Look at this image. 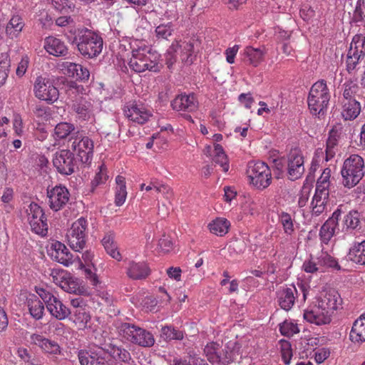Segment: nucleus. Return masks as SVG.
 I'll list each match as a JSON object with an SVG mask.
<instances>
[{"instance_id": "11", "label": "nucleus", "mask_w": 365, "mask_h": 365, "mask_svg": "<svg viewBox=\"0 0 365 365\" xmlns=\"http://www.w3.org/2000/svg\"><path fill=\"white\" fill-rule=\"evenodd\" d=\"M35 96L48 103L56 101L59 96L58 90L51 82L42 76H38L34 83Z\"/></svg>"}, {"instance_id": "19", "label": "nucleus", "mask_w": 365, "mask_h": 365, "mask_svg": "<svg viewBox=\"0 0 365 365\" xmlns=\"http://www.w3.org/2000/svg\"><path fill=\"white\" fill-rule=\"evenodd\" d=\"M31 339L32 343L41 347L46 353L57 354L61 352L60 346L57 342L45 338L42 335L34 334L31 336Z\"/></svg>"}, {"instance_id": "54", "label": "nucleus", "mask_w": 365, "mask_h": 365, "mask_svg": "<svg viewBox=\"0 0 365 365\" xmlns=\"http://www.w3.org/2000/svg\"><path fill=\"white\" fill-rule=\"evenodd\" d=\"M108 178V176L106 173V168H104L103 165H101L100 167V171L96 173L94 179L91 182L92 185L97 186L100 184L104 183L107 180Z\"/></svg>"}, {"instance_id": "52", "label": "nucleus", "mask_w": 365, "mask_h": 365, "mask_svg": "<svg viewBox=\"0 0 365 365\" xmlns=\"http://www.w3.org/2000/svg\"><path fill=\"white\" fill-rule=\"evenodd\" d=\"M173 29L170 24H160L155 29L156 36L158 38L168 39L171 36Z\"/></svg>"}, {"instance_id": "6", "label": "nucleus", "mask_w": 365, "mask_h": 365, "mask_svg": "<svg viewBox=\"0 0 365 365\" xmlns=\"http://www.w3.org/2000/svg\"><path fill=\"white\" fill-rule=\"evenodd\" d=\"M123 337L143 347H151L155 344L153 335L148 331L130 323H123L120 327Z\"/></svg>"}, {"instance_id": "5", "label": "nucleus", "mask_w": 365, "mask_h": 365, "mask_svg": "<svg viewBox=\"0 0 365 365\" xmlns=\"http://www.w3.org/2000/svg\"><path fill=\"white\" fill-rule=\"evenodd\" d=\"M364 160L358 155H351L344 162L341 174L345 187H352L357 185L364 175Z\"/></svg>"}, {"instance_id": "33", "label": "nucleus", "mask_w": 365, "mask_h": 365, "mask_svg": "<svg viewBox=\"0 0 365 365\" xmlns=\"http://www.w3.org/2000/svg\"><path fill=\"white\" fill-rule=\"evenodd\" d=\"M48 311L53 317L58 320H63L71 314V310L64 305L58 298L52 305H49Z\"/></svg>"}, {"instance_id": "22", "label": "nucleus", "mask_w": 365, "mask_h": 365, "mask_svg": "<svg viewBox=\"0 0 365 365\" xmlns=\"http://www.w3.org/2000/svg\"><path fill=\"white\" fill-rule=\"evenodd\" d=\"M304 319L308 322L318 326L327 324L331 322V316L326 313L325 311L319 309L318 306L315 310H305Z\"/></svg>"}, {"instance_id": "51", "label": "nucleus", "mask_w": 365, "mask_h": 365, "mask_svg": "<svg viewBox=\"0 0 365 365\" xmlns=\"http://www.w3.org/2000/svg\"><path fill=\"white\" fill-rule=\"evenodd\" d=\"M329 198V190L327 185H317L315 194L313 197L314 200L323 201L327 202Z\"/></svg>"}, {"instance_id": "57", "label": "nucleus", "mask_w": 365, "mask_h": 365, "mask_svg": "<svg viewBox=\"0 0 365 365\" xmlns=\"http://www.w3.org/2000/svg\"><path fill=\"white\" fill-rule=\"evenodd\" d=\"M344 86L345 88L343 92V96L347 102L351 101L353 99H356L354 97V93H356L357 86L356 85L351 84H345Z\"/></svg>"}, {"instance_id": "47", "label": "nucleus", "mask_w": 365, "mask_h": 365, "mask_svg": "<svg viewBox=\"0 0 365 365\" xmlns=\"http://www.w3.org/2000/svg\"><path fill=\"white\" fill-rule=\"evenodd\" d=\"M61 287L68 293L76 294L80 292L78 283L72 277H68L61 282Z\"/></svg>"}, {"instance_id": "31", "label": "nucleus", "mask_w": 365, "mask_h": 365, "mask_svg": "<svg viewBox=\"0 0 365 365\" xmlns=\"http://www.w3.org/2000/svg\"><path fill=\"white\" fill-rule=\"evenodd\" d=\"M360 214L356 210H351L346 214L341 224V231H352L360 229Z\"/></svg>"}, {"instance_id": "32", "label": "nucleus", "mask_w": 365, "mask_h": 365, "mask_svg": "<svg viewBox=\"0 0 365 365\" xmlns=\"http://www.w3.org/2000/svg\"><path fill=\"white\" fill-rule=\"evenodd\" d=\"M179 52L182 62L187 65H191L196 58L194 44L192 42H182L180 43Z\"/></svg>"}, {"instance_id": "9", "label": "nucleus", "mask_w": 365, "mask_h": 365, "mask_svg": "<svg viewBox=\"0 0 365 365\" xmlns=\"http://www.w3.org/2000/svg\"><path fill=\"white\" fill-rule=\"evenodd\" d=\"M87 221L81 217L74 222L67 232V238L70 247L75 251L79 252L86 245V230Z\"/></svg>"}, {"instance_id": "8", "label": "nucleus", "mask_w": 365, "mask_h": 365, "mask_svg": "<svg viewBox=\"0 0 365 365\" xmlns=\"http://www.w3.org/2000/svg\"><path fill=\"white\" fill-rule=\"evenodd\" d=\"M53 165L62 175H71L78 168L74 153L67 149L57 151L53 158Z\"/></svg>"}, {"instance_id": "50", "label": "nucleus", "mask_w": 365, "mask_h": 365, "mask_svg": "<svg viewBox=\"0 0 365 365\" xmlns=\"http://www.w3.org/2000/svg\"><path fill=\"white\" fill-rule=\"evenodd\" d=\"M281 334L286 336H292L294 334L299 332V329L296 324L284 322L279 327Z\"/></svg>"}, {"instance_id": "62", "label": "nucleus", "mask_w": 365, "mask_h": 365, "mask_svg": "<svg viewBox=\"0 0 365 365\" xmlns=\"http://www.w3.org/2000/svg\"><path fill=\"white\" fill-rule=\"evenodd\" d=\"M238 100L240 102L245 103V106L247 108H250L254 102V98L251 96L250 93L240 94L238 97Z\"/></svg>"}, {"instance_id": "39", "label": "nucleus", "mask_w": 365, "mask_h": 365, "mask_svg": "<svg viewBox=\"0 0 365 365\" xmlns=\"http://www.w3.org/2000/svg\"><path fill=\"white\" fill-rule=\"evenodd\" d=\"M244 55L247 58L246 61L256 67L262 61L264 52L260 48L247 46L245 49Z\"/></svg>"}, {"instance_id": "25", "label": "nucleus", "mask_w": 365, "mask_h": 365, "mask_svg": "<svg viewBox=\"0 0 365 365\" xmlns=\"http://www.w3.org/2000/svg\"><path fill=\"white\" fill-rule=\"evenodd\" d=\"M349 338L353 342L365 341V314L354 322Z\"/></svg>"}, {"instance_id": "59", "label": "nucleus", "mask_w": 365, "mask_h": 365, "mask_svg": "<svg viewBox=\"0 0 365 365\" xmlns=\"http://www.w3.org/2000/svg\"><path fill=\"white\" fill-rule=\"evenodd\" d=\"M299 14L301 17L305 20L308 21L312 17L314 16L315 11L311 7V6L308 4H304L302 6L299 11Z\"/></svg>"}, {"instance_id": "29", "label": "nucleus", "mask_w": 365, "mask_h": 365, "mask_svg": "<svg viewBox=\"0 0 365 365\" xmlns=\"http://www.w3.org/2000/svg\"><path fill=\"white\" fill-rule=\"evenodd\" d=\"M346 258L348 261L365 264V240L351 247Z\"/></svg>"}, {"instance_id": "42", "label": "nucleus", "mask_w": 365, "mask_h": 365, "mask_svg": "<svg viewBox=\"0 0 365 365\" xmlns=\"http://www.w3.org/2000/svg\"><path fill=\"white\" fill-rule=\"evenodd\" d=\"M279 220L283 227L284 233L287 235H292L294 232V227L291 215L283 211L279 214Z\"/></svg>"}, {"instance_id": "13", "label": "nucleus", "mask_w": 365, "mask_h": 365, "mask_svg": "<svg viewBox=\"0 0 365 365\" xmlns=\"http://www.w3.org/2000/svg\"><path fill=\"white\" fill-rule=\"evenodd\" d=\"M304 160L300 151L297 148L291 150L288 155L287 173L289 179L295 180L304 173Z\"/></svg>"}, {"instance_id": "63", "label": "nucleus", "mask_w": 365, "mask_h": 365, "mask_svg": "<svg viewBox=\"0 0 365 365\" xmlns=\"http://www.w3.org/2000/svg\"><path fill=\"white\" fill-rule=\"evenodd\" d=\"M331 170L329 168H325L317 182V185H327L329 186V180L330 178Z\"/></svg>"}, {"instance_id": "24", "label": "nucleus", "mask_w": 365, "mask_h": 365, "mask_svg": "<svg viewBox=\"0 0 365 365\" xmlns=\"http://www.w3.org/2000/svg\"><path fill=\"white\" fill-rule=\"evenodd\" d=\"M294 292L297 289L294 286L283 289L278 293V302L282 309L289 311L294 304Z\"/></svg>"}, {"instance_id": "60", "label": "nucleus", "mask_w": 365, "mask_h": 365, "mask_svg": "<svg viewBox=\"0 0 365 365\" xmlns=\"http://www.w3.org/2000/svg\"><path fill=\"white\" fill-rule=\"evenodd\" d=\"M127 196L126 189L117 188L115 197V203L117 206H121L125 201Z\"/></svg>"}, {"instance_id": "20", "label": "nucleus", "mask_w": 365, "mask_h": 365, "mask_svg": "<svg viewBox=\"0 0 365 365\" xmlns=\"http://www.w3.org/2000/svg\"><path fill=\"white\" fill-rule=\"evenodd\" d=\"M174 110L192 112L195 110L197 106L194 95L178 96L171 103Z\"/></svg>"}, {"instance_id": "30", "label": "nucleus", "mask_w": 365, "mask_h": 365, "mask_svg": "<svg viewBox=\"0 0 365 365\" xmlns=\"http://www.w3.org/2000/svg\"><path fill=\"white\" fill-rule=\"evenodd\" d=\"M102 245L104 247L106 252L113 259L120 261L122 259L121 255L118 250L116 243L114 241L113 233H107L103 238Z\"/></svg>"}, {"instance_id": "27", "label": "nucleus", "mask_w": 365, "mask_h": 365, "mask_svg": "<svg viewBox=\"0 0 365 365\" xmlns=\"http://www.w3.org/2000/svg\"><path fill=\"white\" fill-rule=\"evenodd\" d=\"M26 304L29 307L30 314L36 319H40L43 317L44 306L43 302L35 294H29L26 297Z\"/></svg>"}, {"instance_id": "15", "label": "nucleus", "mask_w": 365, "mask_h": 365, "mask_svg": "<svg viewBox=\"0 0 365 365\" xmlns=\"http://www.w3.org/2000/svg\"><path fill=\"white\" fill-rule=\"evenodd\" d=\"M319 309L325 311L329 315L336 310L339 305H341L342 299L338 292L334 289L327 291L318 300Z\"/></svg>"}, {"instance_id": "64", "label": "nucleus", "mask_w": 365, "mask_h": 365, "mask_svg": "<svg viewBox=\"0 0 365 365\" xmlns=\"http://www.w3.org/2000/svg\"><path fill=\"white\" fill-rule=\"evenodd\" d=\"M28 64V58L26 56L25 58H22L16 68V75L19 76H22L26 73Z\"/></svg>"}, {"instance_id": "49", "label": "nucleus", "mask_w": 365, "mask_h": 365, "mask_svg": "<svg viewBox=\"0 0 365 365\" xmlns=\"http://www.w3.org/2000/svg\"><path fill=\"white\" fill-rule=\"evenodd\" d=\"M353 21L365 22V0H358L354 11Z\"/></svg>"}, {"instance_id": "45", "label": "nucleus", "mask_w": 365, "mask_h": 365, "mask_svg": "<svg viewBox=\"0 0 365 365\" xmlns=\"http://www.w3.org/2000/svg\"><path fill=\"white\" fill-rule=\"evenodd\" d=\"M75 127L73 124L68 123H60L55 128V134L60 139L66 138L71 132L73 131Z\"/></svg>"}, {"instance_id": "23", "label": "nucleus", "mask_w": 365, "mask_h": 365, "mask_svg": "<svg viewBox=\"0 0 365 365\" xmlns=\"http://www.w3.org/2000/svg\"><path fill=\"white\" fill-rule=\"evenodd\" d=\"M70 319L73 322L78 329H84L88 327L91 316L85 307L72 309Z\"/></svg>"}, {"instance_id": "17", "label": "nucleus", "mask_w": 365, "mask_h": 365, "mask_svg": "<svg viewBox=\"0 0 365 365\" xmlns=\"http://www.w3.org/2000/svg\"><path fill=\"white\" fill-rule=\"evenodd\" d=\"M53 252L51 257L55 260L65 266L73 263V255L68 251L66 245L61 242L56 241L52 244Z\"/></svg>"}, {"instance_id": "3", "label": "nucleus", "mask_w": 365, "mask_h": 365, "mask_svg": "<svg viewBox=\"0 0 365 365\" xmlns=\"http://www.w3.org/2000/svg\"><path fill=\"white\" fill-rule=\"evenodd\" d=\"M240 348L241 346L237 341H230L224 349L212 343L205 346V352L210 363L227 365L236 359Z\"/></svg>"}, {"instance_id": "41", "label": "nucleus", "mask_w": 365, "mask_h": 365, "mask_svg": "<svg viewBox=\"0 0 365 365\" xmlns=\"http://www.w3.org/2000/svg\"><path fill=\"white\" fill-rule=\"evenodd\" d=\"M90 103L82 98L72 104V110L78 115V118L86 120L89 117Z\"/></svg>"}, {"instance_id": "35", "label": "nucleus", "mask_w": 365, "mask_h": 365, "mask_svg": "<svg viewBox=\"0 0 365 365\" xmlns=\"http://www.w3.org/2000/svg\"><path fill=\"white\" fill-rule=\"evenodd\" d=\"M70 76L79 81H88L90 76L89 71L81 64L70 63L67 67Z\"/></svg>"}, {"instance_id": "7", "label": "nucleus", "mask_w": 365, "mask_h": 365, "mask_svg": "<svg viewBox=\"0 0 365 365\" xmlns=\"http://www.w3.org/2000/svg\"><path fill=\"white\" fill-rule=\"evenodd\" d=\"M250 183L259 190L267 188L272 182V173L268 165L262 161L250 165L247 170Z\"/></svg>"}, {"instance_id": "46", "label": "nucleus", "mask_w": 365, "mask_h": 365, "mask_svg": "<svg viewBox=\"0 0 365 365\" xmlns=\"http://www.w3.org/2000/svg\"><path fill=\"white\" fill-rule=\"evenodd\" d=\"M317 259L318 264L327 267L334 268L337 270H339L341 269L336 260L327 253H322V255L317 258Z\"/></svg>"}, {"instance_id": "43", "label": "nucleus", "mask_w": 365, "mask_h": 365, "mask_svg": "<svg viewBox=\"0 0 365 365\" xmlns=\"http://www.w3.org/2000/svg\"><path fill=\"white\" fill-rule=\"evenodd\" d=\"M180 43L178 41L173 42L168 48L165 54V64L170 68L177 61V54L179 53Z\"/></svg>"}, {"instance_id": "48", "label": "nucleus", "mask_w": 365, "mask_h": 365, "mask_svg": "<svg viewBox=\"0 0 365 365\" xmlns=\"http://www.w3.org/2000/svg\"><path fill=\"white\" fill-rule=\"evenodd\" d=\"M26 213L28 216V221L30 219H37L39 220L40 217L44 218L45 214L43 211V209L36 202H31L29 208L26 210Z\"/></svg>"}, {"instance_id": "34", "label": "nucleus", "mask_w": 365, "mask_h": 365, "mask_svg": "<svg viewBox=\"0 0 365 365\" xmlns=\"http://www.w3.org/2000/svg\"><path fill=\"white\" fill-rule=\"evenodd\" d=\"M349 51L361 59L364 58L365 56V36L361 34L355 35L350 43Z\"/></svg>"}, {"instance_id": "18", "label": "nucleus", "mask_w": 365, "mask_h": 365, "mask_svg": "<svg viewBox=\"0 0 365 365\" xmlns=\"http://www.w3.org/2000/svg\"><path fill=\"white\" fill-rule=\"evenodd\" d=\"M129 278L140 280L147 278L150 274V269L145 262H130L127 272Z\"/></svg>"}, {"instance_id": "36", "label": "nucleus", "mask_w": 365, "mask_h": 365, "mask_svg": "<svg viewBox=\"0 0 365 365\" xmlns=\"http://www.w3.org/2000/svg\"><path fill=\"white\" fill-rule=\"evenodd\" d=\"M360 110L361 106L359 102L356 99H353L351 101L344 103L342 115L345 120H351L355 119L358 116Z\"/></svg>"}, {"instance_id": "37", "label": "nucleus", "mask_w": 365, "mask_h": 365, "mask_svg": "<svg viewBox=\"0 0 365 365\" xmlns=\"http://www.w3.org/2000/svg\"><path fill=\"white\" fill-rule=\"evenodd\" d=\"M230 223L225 218H217L208 225L210 231L216 235L222 236L227 233Z\"/></svg>"}, {"instance_id": "56", "label": "nucleus", "mask_w": 365, "mask_h": 365, "mask_svg": "<svg viewBox=\"0 0 365 365\" xmlns=\"http://www.w3.org/2000/svg\"><path fill=\"white\" fill-rule=\"evenodd\" d=\"M311 205L312 207V215L319 216L324 211L327 202L323 201H319L317 200H314V199H312Z\"/></svg>"}, {"instance_id": "55", "label": "nucleus", "mask_w": 365, "mask_h": 365, "mask_svg": "<svg viewBox=\"0 0 365 365\" xmlns=\"http://www.w3.org/2000/svg\"><path fill=\"white\" fill-rule=\"evenodd\" d=\"M158 245L164 252H170L173 247V241L165 235H163V237L159 240Z\"/></svg>"}, {"instance_id": "1", "label": "nucleus", "mask_w": 365, "mask_h": 365, "mask_svg": "<svg viewBox=\"0 0 365 365\" xmlns=\"http://www.w3.org/2000/svg\"><path fill=\"white\" fill-rule=\"evenodd\" d=\"M71 43L76 44L79 52L88 58L97 56L103 45L102 38L88 29L79 31Z\"/></svg>"}, {"instance_id": "40", "label": "nucleus", "mask_w": 365, "mask_h": 365, "mask_svg": "<svg viewBox=\"0 0 365 365\" xmlns=\"http://www.w3.org/2000/svg\"><path fill=\"white\" fill-rule=\"evenodd\" d=\"M24 26V24L21 16L19 15L13 16L6 26V32L8 36L13 38L21 31Z\"/></svg>"}, {"instance_id": "21", "label": "nucleus", "mask_w": 365, "mask_h": 365, "mask_svg": "<svg viewBox=\"0 0 365 365\" xmlns=\"http://www.w3.org/2000/svg\"><path fill=\"white\" fill-rule=\"evenodd\" d=\"M45 49L55 56H63L68 53V48L59 38L48 36L45 40Z\"/></svg>"}, {"instance_id": "10", "label": "nucleus", "mask_w": 365, "mask_h": 365, "mask_svg": "<svg viewBox=\"0 0 365 365\" xmlns=\"http://www.w3.org/2000/svg\"><path fill=\"white\" fill-rule=\"evenodd\" d=\"M75 137H71L73 141L71 149L76 152L82 163H90L93 153V142L87 136H82L79 132L73 133Z\"/></svg>"}, {"instance_id": "61", "label": "nucleus", "mask_w": 365, "mask_h": 365, "mask_svg": "<svg viewBox=\"0 0 365 365\" xmlns=\"http://www.w3.org/2000/svg\"><path fill=\"white\" fill-rule=\"evenodd\" d=\"M182 270L179 267H170L167 269V274L171 279H174L176 281H180L181 277Z\"/></svg>"}, {"instance_id": "28", "label": "nucleus", "mask_w": 365, "mask_h": 365, "mask_svg": "<svg viewBox=\"0 0 365 365\" xmlns=\"http://www.w3.org/2000/svg\"><path fill=\"white\" fill-rule=\"evenodd\" d=\"M125 115L131 121L143 124L148 121L150 115L144 110V108H138L135 105L125 110Z\"/></svg>"}, {"instance_id": "53", "label": "nucleus", "mask_w": 365, "mask_h": 365, "mask_svg": "<svg viewBox=\"0 0 365 365\" xmlns=\"http://www.w3.org/2000/svg\"><path fill=\"white\" fill-rule=\"evenodd\" d=\"M361 59V58L353 55V53H350L348 51L346 56V71L349 73H351L355 69Z\"/></svg>"}, {"instance_id": "12", "label": "nucleus", "mask_w": 365, "mask_h": 365, "mask_svg": "<svg viewBox=\"0 0 365 365\" xmlns=\"http://www.w3.org/2000/svg\"><path fill=\"white\" fill-rule=\"evenodd\" d=\"M47 197H48L50 208L54 211H58L68 203L70 193L66 186L59 185L48 190Z\"/></svg>"}, {"instance_id": "44", "label": "nucleus", "mask_w": 365, "mask_h": 365, "mask_svg": "<svg viewBox=\"0 0 365 365\" xmlns=\"http://www.w3.org/2000/svg\"><path fill=\"white\" fill-rule=\"evenodd\" d=\"M46 220V217L44 216V218L40 217L39 220L37 219H30L29 222L32 231L38 235H46L48 230Z\"/></svg>"}, {"instance_id": "2", "label": "nucleus", "mask_w": 365, "mask_h": 365, "mask_svg": "<svg viewBox=\"0 0 365 365\" xmlns=\"http://www.w3.org/2000/svg\"><path fill=\"white\" fill-rule=\"evenodd\" d=\"M158 59L159 55L155 52H151L150 48H138L133 50L132 57L128 62V65L131 69L137 73L145 71L158 72L160 71Z\"/></svg>"}, {"instance_id": "4", "label": "nucleus", "mask_w": 365, "mask_h": 365, "mask_svg": "<svg viewBox=\"0 0 365 365\" xmlns=\"http://www.w3.org/2000/svg\"><path fill=\"white\" fill-rule=\"evenodd\" d=\"M330 94L324 80L318 81L312 86L307 98L308 107L313 115H324L327 109Z\"/></svg>"}, {"instance_id": "58", "label": "nucleus", "mask_w": 365, "mask_h": 365, "mask_svg": "<svg viewBox=\"0 0 365 365\" xmlns=\"http://www.w3.org/2000/svg\"><path fill=\"white\" fill-rule=\"evenodd\" d=\"M213 161L216 164H219L224 172H227L229 170V163L227 155H215L213 158Z\"/></svg>"}, {"instance_id": "16", "label": "nucleus", "mask_w": 365, "mask_h": 365, "mask_svg": "<svg viewBox=\"0 0 365 365\" xmlns=\"http://www.w3.org/2000/svg\"><path fill=\"white\" fill-rule=\"evenodd\" d=\"M78 358L81 365H116L101 354L82 349L78 352Z\"/></svg>"}, {"instance_id": "38", "label": "nucleus", "mask_w": 365, "mask_h": 365, "mask_svg": "<svg viewBox=\"0 0 365 365\" xmlns=\"http://www.w3.org/2000/svg\"><path fill=\"white\" fill-rule=\"evenodd\" d=\"M160 337L165 341L182 340L184 337L183 331L175 329L173 326H165L161 328Z\"/></svg>"}, {"instance_id": "14", "label": "nucleus", "mask_w": 365, "mask_h": 365, "mask_svg": "<svg viewBox=\"0 0 365 365\" xmlns=\"http://www.w3.org/2000/svg\"><path fill=\"white\" fill-rule=\"evenodd\" d=\"M341 214V210L339 207L333 212L331 217L322 226L319 230V236L324 243L327 244L333 235L340 231L339 220Z\"/></svg>"}, {"instance_id": "26", "label": "nucleus", "mask_w": 365, "mask_h": 365, "mask_svg": "<svg viewBox=\"0 0 365 365\" xmlns=\"http://www.w3.org/2000/svg\"><path fill=\"white\" fill-rule=\"evenodd\" d=\"M107 351L115 360H118L128 364L133 363V360L130 352L122 346L110 344L108 346Z\"/></svg>"}]
</instances>
